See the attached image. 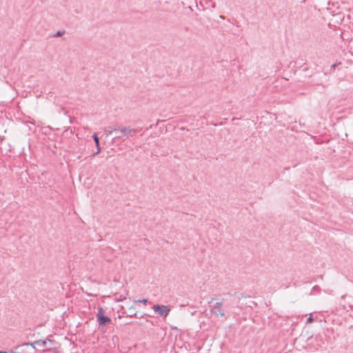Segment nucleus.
Here are the masks:
<instances>
[{
  "mask_svg": "<svg viewBox=\"0 0 353 353\" xmlns=\"http://www.w3.org/2000/svg\"><path fill=\"white\" fill-rule=\"evenodd\" d=\"M171 310L170 305H156V314L165 318Z\"/></svg>",
  "mask_w": 353,
  "mask_h": 353,
  "instance_id": "nucleus-1",
  "label": "nucleus"
},
{
  "mask_svg": "<svg viewBox=\"0 0 353 353\" xmlns=\"http://www.w3.org/2000/svg\"><path fill=\"white\" fill-rule=\"evenodd\" d=\"M97 317L99 325H105L111 322V319L104 315V311L102 307L98 308Z\"/></svg>",
  "mask_w": 353,
  "mask_h": 353,
  "instance_id": "nucleus-2",
  "label": "nucleus"
},
{
  "mask_svg": "<svg viewBox=\"0 0 353 353\" xmlns=\"http://www.w3.org/2000/svg\"><path fill=\"white\" fill-rule=\"evenodd\" d=\"M146 303H147L146 299H143L142 301H140V300L134 301L130 307V309H134V310H137V311L134 313V314H136V313L139 312V306L140 305L141 303L145 304Z\"/></svg>",
  "mask_w": 353,
  "mask_h": 353,
  "instance_id": "nucleus-3",
  "label": "nucleus"
},
{
  "mask_svg": "<svg viewBox=\"0 0 353 353\" xmlns=\"http://www.w3.org/2000/svg\"><path fill=\"white\" fill-rule=\"evenodd\" d=\"M212 312L216 315H219L221 316H223L225 315V312L220 308H216V307H214L211 309Z\"/></svg>",
  "mask_w": 353,
  "mask_h": 353,
  "instance_id": "nucleus-4",
  "label": "nucleus"
},
{
  "mask_svg": "<svg viewBox=\"0 0 353 353\" xmlns=\"http://www.w3.org/2000/svg\"><path fill=\"white\" fill-rule=\"evenodd\" d=\"M93 138H94V142L97 146V154H99L100 152V147H99V138L97 137V135L96 134H93Z\"/></svg>",
  "mask_w": 353,
  "mask_h": 353,
  "instance_id": "nucleus-5",
  "label": "nucleus"
},
{
  "mask_svg": "<svg viewBox=\"0 0 353 353\" xmlns=\"http://www.w3.org/2000/svg\"><path fill=\"white\" fill-rule=\"evenodd\" d=\"M222 305H223L222 302H217V303H216V304L214 307H216V308H220Z\"/></svg>",
  "mask_w": 353,
  "mask_h": 353,
  "instance_id": "nucleus-6",
  "label": "nucleus"
},
{
  "mask_svg": "<svg viewBox=\"0 0 353 353\" xmlns=\"http://www.w3.org/2000/svg\"><path fill=\"white\" fill-rule=\"evenodd\" d=\"M339 64H341V63H340V62H339V63H334V64L332 65L331 68H330V70H331V71H332V70H334L336 68V67L338 65H339Z\"/></svg>",
  "mask_w": 353,
  "mask_h": 353,
  "instance_id": "nucleus-7",
  "label": "nucleus"
},
{
  "mask_svg": "<svg viewBox=\"0 0 353 353\" xmlns=\"http://www.w3.org/2000/svg\"><path fill=\"white\" fill-rule=\"evenodd\" d=\"M313 321H314V319H313L312 316H310V317L307 318V323H310L313 322Z\"/></svg>",
  "mask_w": 353,
  "mask_h": 353,
  "instance_id": "nucleus-8",
  "label": "nucleus"
},
{
  "mask_svg": "<svg viewBox=\"0 0 353 353\" xmlns=\"http://www.w3.org/2000/svg\"><path fill=\"white\" fill-rule=\"evenodd\" d=\"M57 36L61 35L60 32H57Z\"/></svg>",
  "mask_w": 353,
  "mask_h": 353,
  "instance_id": "nucleus-9",
  "label": "nucleus"
},
{
  "mask_svg": "<svg viewBox=\"0 0 353 353\" xmlns=\"http://www.w3.org/2000/svg\"><path fill=\"white\" fill-rule=\"evenodd\" d=\"M121 131H122L123 132H126V130H122Z\"/></svg>",
  "mask_w": 353,
  "mask_h": 353,
  "instance_id": "nucleus-10",
  "label": "nucleus"
},
{
  "mask_svg": "<svg viewBox=\"0 0 353 353\" xmlns=\"http://www.w3.org/2000/svg\"><path fill=\"white\" fill-rule=\"evenodd\" d=\"M0 353H7L6 352H0Z\"/></svg>",
  "mask_w": 353,
  "mask_h": 353,
  "instance_id": "nucleus-11",
  "label": "nucleus"
}]
</instances>
